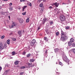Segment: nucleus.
<instances>
[{"label":"nucleus","instance_id":"nucleus-1","mask_svg":"<svg viewBox=\"0 0 75 75\" xmlns=\"http://www.w3.org/2000/svg\"><path fill=\"white\" fill-rule=\"evenodd\" d=\"M61 36V40L62 41H65L68 39V36L67 35V33H64L63 32H62Z\"/></svg>","mask_w":75,"mask_h":75},{"label":"nucleus","instance_id":"nucleus-2","mask_svg":"<svg viewBox=\"0 0 75 75\" xmlns=\"http://www.w3.org/2000/svg\"><path fill=\"white\" fill-rule=\"evenodd\" d=\"M63 59L64 61L67 62L68 64H69V60L67 58V57L65 55H64L63 56Z\"/></svg>","mask_w":75,"mask_h":75},{"label":"nucleus","instance_id":"nucleus-3","mask_svg":"<svg viewBox=\"0 0 75 75\" xmlns=\"http://www.w3.org/2000/svg\"><path fill=\"white\" fill-rule=\"evenodd\" d=\"M7 48V45L5 44L4 46L2 45L1 43H0V50H2L4 48Z\"/></svg>","mask_w":75,"mask_h":75},{"label":"nucleus","instance_id":"nucleus-4","mask_svg":"<svg viewBox=\"0 0 75 75\" xmlns=\"http://www.w3.org/2000/svg\"><path fill=\"white\" fill-rule=\"evenodd\" d=\"M60 19L62 21H64L65 20V17L63 15L61 16H60Z\"/></svg>","mask_w":75,"mask_h":75},{"label":"nucleus","instance_id":"nucleus-5","mask_svg":"<svg viewBox=\"0 0 75 75\" xmlns=\"http://www.w3.org/2000/svg\"><path fill=\"white\" fill-rule=\"evenodd\" d=\"M50 19L48 18H45L43 20V21L42 22V23L43 24H44L46 21H49Z\"/></svg>","mask_w":75,"mask_h":75},{"label":"nucleus","instance_id":"nucleus-6","mask_svg":"<svg viewBox=\"0 0 75 75\" xmlns=\"http://www.w3.org/2000/svg\"><path fill=\"white\" fill-rule=\"evenodd\" d=\"M35 42H36V40L34 39H33L31 41L30 44L31 46H33L35 44Z\"/></svg>","mask_w":75,"mask_h":75},{"label":"nucleus","instance_id":"nucleus-7","mask_svg":"<svg viewBox=\"0 0 75 75\" xmlns=\"http://www.w3.org/2000/svg\"><path fill=\"white\" fill-rule=\"evenodd\" d=\"M17 25V24L16 23V22H14L13 23V24L12 25V26L11 28H13V26L15 27H16Z\"/></svg>","mask_w":75,"mask_h":75},{"label":"nucleus","instance_id":"nucleus-8","mask_svg":"<svg viewBox=\"0 0 75 75\" xmlns=\"http://www.w3.org/2000/svg\"><path fill=\"white\" fill-rule=\"evenodd\" d=\"M20 23H23V22H24V20L23 19L19 18L18 19Z\"/></svg>","mask_w":75,"mask_h":75},{"label":"nucleus","instance_id":"nucleus-9","mask_svg":"<svg viewBox=\"0 0 75 75\" xmlns=\"http://www.w3.org/2000/svg\"><path fill=\"white\" fill-rule=\"evenodd\" d=\"M44 56L46 58L47 57V56H48V54H47V50H46L45 53H44Z\"/></svg>","mask_w":75,"mask_h":75},{"label":"nucleus","instance_id":"nucleus-10","mask_svg":"<svg viewBox=\"0 0 75 75\" xmlns=\"http://www.w3.org/2000/svg\"><path fill=\"white\" fill-rule=\"evenodd\" d=\"M54 5H55L56 7H58V6H59V3H58L57 2H56L54 4Z\"/></svg>","mask_w":75,"mask_h":75},{"label":"nucleus","instance_id":"nucleus-11","mask_svg":"<svg viewBox=\"0 0 75 75\" xmlns=\"http://www.w3.org/2000/svg\"><path fill=\"white\" fill-rule=\"evenodd\" d=\"M22 32L21 31H18V34L20 35H21L22 34Z\"/></svg>","mask_w":75,"mask_h":75},{"label":"nucleus","instance_id":"nucleus-12","mask_svg":"<svg viewBox=\"0 0 75 75\" xmlns=\"http://www.w3.org/2000/svg\"><path fill=\"white\" fill-rule=\"evenodd\" d=\"M70 41L71 42H74V38H72L70 40Z\"/></svg>","mask_w":75,"mask_h":75},{"label":"nucleus","instance_id":"nucleus-13","mask_svg":"<svg viewBox=\"0 0 75 75\" xmlns=\"http://www.w3.org/2000/svg\"><path fill=\"white\" fill-rule=\"evenodd\" d=\"M14 63L15 65H18V63H19V62L18 61H16Z\"/></svg>","mask_w":75,"mask_h":75},{"label":"nucleus","instance_id":"nucleus-14","mask_svg":"<svg viewBox=\"0 0 75 75\" xmlns=\"http://www.w3.org/2000/svg\"><path fill=\"white\" fill-rule=\"evenodd\" d=\"M59 50L58 49H56L55 50V52H57L58 51H59Z\"/></svg>","mask_w":75,"mask_h":75},{"label":"nucleus","instance_id":"nucleus-15","mask_svg":"<svg viewBox=\"0 0 75 75\" xmlns=\"http://www.w3.org/2000/svg\"><path fill=\"white\" fill-rule=\"evenodd\" d=\"M44 40H45L46 41H48V38H47V37H45L44 38Z\"/></svg>","mask_w":75,"mask_h":75},{"label":"nucleus","instance_id":"nucleus-16","mask_svg":"<svg viewBox=\"0 0 75 75\" xmlns=\"http://www.w3.org/2000/svg\"><path fill=\"white\" fill-rule=\"evenodd\" d=\"M69 46H71L72 45V42H69L68 43Z\"/></svg>","mask_w":75,"mask_h":75},{"label":"nucleus","instance_id":"nucleus-17","mask_svg":"<svg viewBox=\"0 0 75 75\" xmlns=\"http://www.w3.org/2000/svg\"><path fill=\"white\" fill-rule=\"evenodd\" d=\"M28 65L29 67H31L32 66V63H28Z\"/></svg>","mask_w":75,"mask_h":75},{"label":"nucleus","instance_id":"nucleus-18","mask_svg":"<svg viewBox=\"0 0 75 75\" xmlns=\"http://www.w3.org/2000/svg\"><path fill=\"white\" fill-rule=\"evenodd\" d=\"M30 21V19L29 18H28L26 20V22L28 23Z\"/></svg>","mask_w":75,"mask_h":75},{"label":"nucleus","instance_id":"nucleus-19","mask_svg":"<svg viewBox=\"0 0 75 75\" xmlns=\"http://www.w3.org/2000/svg\"><path fill=\"white\" fill-rule=\"evenodd\" d=\"M7 43L9 45L10 44V40L8 39L7 41Z\"/></svg>","mask_w":75,"mask_h":75},{"label":"nucleus","instance_id":"nucleus-20","mask_svg":"<svg viewBox=\"0 0 75 75\" xmlns=\"http://www.w3.org/2000/svg\"><path fill=\"white\" fill-rule=\"evenodd\" d=\"M34 59H30V62H34Z\"/></svg>","mask_w":75,"mask_h":75},{"label":"nucleus","instance_id":"nucleus-21","mask_svg":"<svg viewBox=\"0 0 75 75\" xmlns=\"http://www.w3.org/2000/svg\"><path fill=\"white\" fill-rule=\"evenodd\" d=\"M15 54H16V52H12V55H15Z\"/></svg>","mask_w":75,"mask_h":75},{"label":"nucleus","instance_id":"nucleus-22","mask_svg":"<svg viewBox=\"0 0 75 75\" xmlns=\"http://www.w3.org/2000/svg\"><path fill=\"white\" fill-rule=\"evenodd\" d=\"M28 5L29 6H30L31 7V6H32L31 3H30V2L28 3Z\"/></svg>","mask_w":75,"mask_h":75},{"label":"nucleus","instance_id":"nucleus-23","mask_svg":"<svg viewBox=\"0 0 75 75\" xmlns=\"http://www.w3.org/2000/svg\"><path fill=\"white\" fill-rule=\"evenodd\" d=\"M26 7H27V6H25L23 7V11H24V9H25V8H26Z\"/></svg>","mask_w":75,"mask_h":75},{"label":"nucleus","instance_id":"nucleus-24","mask_svg":"<svg viewBox=\"0 0 75 75\" xmlns=\"http://www.w3.org/2000/svg\"><path fill=\"white\" fill-rule=\"evenodd\" d=\"M40 7H42L43 6V4L41 3L40 4Z\"/></svg>","mask_w":75,"mask_h":75},{"label":"nucleus","instance_id":"nucleus-25","mask_svg":"<svg viewBox=\"0 0 75 75\" xmlns=\"http://www.w3.org/2000/svg\"><path fill=\"white\" fill-rule=\"evenodd\" d=\"M5 37V36H4V35H3L1 37V39H4V38Z\"/></svg>","mask_w":75,"mask_h":75},{"label":"nucleus","instance_id":"nucleus-26","mask_svg":"<svg viewBox=\"0 0 75 75\" xmlns=\"http://www.w3.org/2000/svg\"><path fill=\"white\" fill-rule=\"evenodd\" d=\"M10 11H12V10H13V8L11 7H10L9 8Z\"/></svg>","mask_w":75,"mask_h":75},{"label":"nucleus","instance_id":"nucleus-27","mask_svg":"<svg viewBox=\"0 0 75 75\" xmlns=\"http://www.w3.org/2000/svg\"><path fill=\"white\" fill-rule=\"evenodd\" d=\"M27 57H30L31 56V54H28L27 55Z\"/></svg>","mask_w":75,"mask_h":75},{"label":"nucleus","instance_id":"nucleus-28","mask_svg":"<svg viewBox=\"0 0 75 75\" xmlns=\"http://www.w3.org/2000/svg\"><path fill=\"white\" fill-rule=\"evenodd\" d=\"M59 65H61L62 67V62H59Z\"/></svg>","mask_w":75,"mask_h":75},{"label":"nucleus","instance_id":"nucleus-29","mask_svg":"<svg viewBox=\"0 0 75 75\" xmlns=\"http://www.w3.org/2000/svg\"><path fill=\"white\" fill-rule=\"evenodd\" d=\"M25 68V67L24 66H23L22 67H21L20 68L21 69H24V68Z\"/></svg>","mask_w":75,"mask_h":75},{"label":"nucleus","instance_id":"nucleus-30","mask_svg":"<svg viewBox=\"0 0 75 75\" xmlns=\"http://www.w3.org/2000/svg\"><path fill=\"white\" fill-rule=\"evenodd\" d=\"M50 24L51 25H52V24H53V22L52 21H51L50 22Z\"/></svg>","mask_w":75,"mask_h":75},{"label":"nucleus","instance_id":"nucleus-31","mask_svg":"<svg viewBox=\"0 0 75 75\" xmlns=\"http://www.w3.org/2000/svg\"><path fill=\"white\" fill-rule=\"evenodd\" d=\"M23 15H25L26 14V12H25L24 13H22Z\"/></svg>","mask_w":75,"mask_h":75},{"label":"nucleus","instance_id":"nucleus-32","mask_svg":"<svg viewBox=\"0 0 75 75\" xmlns=\"http://www.w3.org/2000/svg\"><path fill=\"white\" fill-rule=\"evenodd\" d=\"M69 26H67L65 27L66 29H69Z\"/></svg>","mask_w":75,"mask_h":75},{"label":"nucleus","instance_id":"nucleus-33","mask_svg":"<svg viewBox=\"0 0 75 75\" xmlns=\"http://www.w3.org/2000/svg\"><path fill=\"white\" fill-rule=\"evenodd\" d=\"M56 35H57V36H58V35H59V32H56Z\"/></svg>","mask_w":75,"mask_h":75},{"label":"nucleus","instance_id":"nucleus-34","mask_svg":"<svg viewBox=\"0 0 75 75\" xmlns=\"http://www.w3.org/2000/svg\"><path fill=\"white\" fill-rule=\"evenodd\" d=\"M41 1L40 0H38V3H41Z\"/></svg>","mask_w":75,"mask_h":75},{"label":"nucleus","instance_id":"nucleus-35","mask_svg":"<svg viewBox=\"0 0 75 75\" xmlns=\"http://www.w3.org/2000/svg\"><path fill=\"white\" fill-rule=\"evenodd\" d=\"M40 13H43V10L41 9L40 11Z\"/></svg>","mask_w":75,"mask_h":75},{"label":"nucleus","instance_id":"nucleus-36","mask_svg":"<svg viewBox=\"0 0 75 75\" xmlns=\"http://www.w3.org/2000/svg\"><path fill=\"white\" fill-rule=\"evenodd\" d=\"M5 67H9V65H8L7 64H6L5 65Z\"/></svg>","mask_w":75,"mask_h":75},{"label":"nucleus","instance_id":"nucleus-37","mask_svg":"<svg viewBox=\"0 0 75 75\" xmlns=\"http://www.w3.org/2000/svg\"><path fill=\"white\" fill-rule=\"evenodd\" d=\"M72 46L73 47H75V43H73L72 44Z\"/></svg>","mask_w":75,"mask_h":75},{"label":"nucleus","instance_id":"nucleus-38","mask_svg":"<svg viewBox=\"0 0 75 75\" xmlns=\"http://www.w3.org/2000/svg\"><path fill=\"white\" fill-rule=\"evenodd\" d=\"M24 74V72L21 73L20 74V75H22Z\"/></svg>","mask_w":75,"mask_h":75},{"label":"nucleus","instance_id":"nucleus-39","mask_svg":"<svg viewBox=\"0 0 75 75\" xmlns=\"http://www.w3.org/2000/svg\"><path fill=\"white\" fill-rule=\"evenodd\" d=\"M25 53H26L25 52H23L22 54H23V55H25Z\"/></svg>","mask_w":75,"mask_h":75},{"label":"nucleus","instance_id":"nucleus-40","mask_svg":"<svg viewBox=\"0 0 75 75\" xmlns=\"http://www.w3.org/2000/svg\"><path fill=\"white\" fill-rule=\"evenodd\" d=\"M13 41H16V38H13Z\"/></svg>","mask_w":75,"mask_h":75},{"label":"nucleus","instance_id":"nucleus-41","mask_svg":"<svg viewBox=\"0 0 75 75\" xmlns=\"http://www.w3.org/2000/svg\"><path fill=\"white\" fill-rule=\"evenodd\" d=\"M68 2H69V3H71V1L69 0H68Z\"/></svg>","mask_w":75,"mask_h":75},{"label":"nucleus","instance_id":"nucleus-42","mask_svg":"<svg viewBox=\"0 0 75 75\" xmlns=\"http://www.w3.org/2000/svg\"><path fill=\"white\" fill-rule=\"evenodd\" d=\"M20 1L22 2V1H25V0H21Z\"/></svg>","mask_w":75,"mask_h":75},{"label":"nucleus","instance_id":"nucleus-43","mask_svg":"<svg viewBox=\"0 0 75 75\" xmlns=\"http://www.w3.org/2000/svg\"><path fill=\"white\" fill-rule=\"evenodd\" d=\"M52 7V6H50L49 7V8H53Z\"/></svg>","mask_w":75,"mask_h":75},{"label":"nucleus","instance_id":"nucleus-44","mask_svg":"<svg viewBox=\"0 0 75 75\" xmlns=\"http://www.w3.org/2000/svg\"><path fill=\"white\" fill-rule=\"evenodd\" d=\"M13 34V33L12 32H11L10 34H9V35H12Z\"/></svg>","mask_w":75,"mask_h":75},{"label":"nucleus","instance_id":"nucleus-45","mask_svg":"<svg viewBox=\"0 0 75 75\" xmlns=\"http://www.w3.org/2000/svg\"><path fill=\"white\" fill-rule=\"evenodd\" d=\"M2 69V68L0 66V71H1Z\"/></svg>","mask_w":75,"mask_h":75},{"label":"nucleus","instance_id":"nucleus-46","mask_svg":"<svg viewBox=\"0 0 75 75\" xmlns=\"http://www.w3.org/2000/svg\"><path fill=\"white\" fill-rule=\"evenodd\" d=\"M9 6H12V3H11L9 4Z\"/></svg>","mask_w":75,"mask_h":75},{"label":"nucleus","instance_id":"nucleus-47","mask_svg":"<svg viewBox=\"0 0 75 75\" xmlns=\"http://www.w3.org/2000/svg\"><path fill=\"white\" fill-rule=\"evenodd\" d=\"M8 18H9V20H10V16H8Z\"/></svg>","mask_w":75,"mask_h":75},{"label":"nucleus","instance_id":"nucleus-48","mask_svg":"<svg viewBox=\"0 0 75 75\" xmlns=\"http://www.w3.org/2000/svg\"><path fill=\"white\" fill-rule=\"evenodd\" d=\"M8 71H9L8 70H6V72H8Z\"/></svg>","mask_w":75,"mask_h":75},{"label":"nucleus","instance_id":"nucleus-49","mask_svg":"<svg viewBox=\"0 0 75 75\" xmlns=\"http://www.w3.org/2000/svg\"><path fill=\"white\" fill-rule=\"evenodd\" d=\"M38 30H40V27H38Z\"/></svg>","mask_w":75,"mask_h":75},{"label":"nucleus","instance_id":"nucleus-50","mask_svg":"<svg viewBox=\"0 0 75 75\" xmlns=\"http://www.w3.org/2000/svg\"><path fill=\"white\" fill-rule=\"evenodd\" d=\"M62 4H65L64 3H63Z\"/></svg>","mask_w":75,"mask_h":75},{"label":"nucleus","instance_id":"nucleus-51","mask_svg":"<svg viewBox=\"0 0 75 75\" xmlns=\"http://www.w3.org/2000/svg\"><path fill=\"white\" fill-rule=\"evenodd\" d=\"M56 64H58V62H56Z\"/></svg>","mask_w":75,"mask_h":75},{"label":"nucleus","instance_id":"nucleus-52","mask_svg":"<svg viewBox=\"0 0 75 75\" xmlns=\"http://www.w3.org/2000/svg\"><path fill=\"white\" fill-rule=\"evenodd\" d=\"M40 36H41V35H42V34H40Z\"/></svg>","mask_w":75,"mask_h":75},{"label":"nucleus","instance_id":"nucleus-53","mask_svg":"<svg viewBox=\"0 0 75 75\" xmlns=\"http://www.w3.org/2000/svg\"><path fill=\"white\" fill-rule=\"evenodd\" d=\"M20 9H21L20 8H19V10H20Z\"/></svg>","mask_w":75,"mask_h":75},{"label":"nucleus","instance_id":"nucleus-54","mask_svg":"<svg viewBox=\"0 0 75 75\" xmlns=\"http://www.w3.org/2000/svg\"><path fill=\"white\" fill-rule=\"evenodd\" d=\"M53 56H52V58H53Z\"/></svg>","mask_w":75,"mask_h":75},{"label":"nucleus","instance_id":"nucleus-55","mask_svg":"<svg viewBox=\"0 0 75 75\" xmlns=\"http://www.w3.org/2000/svg\"><path fill=\"white\" fill-rule=\"evenodd\" d=\"M11 58H13V57H11Z\"/></svg>","mask_w":75,"mask_h":75},{"label":"nucleus","instance_id":"nucleus-56","mask_svg":"<svg viewBox=\"0 0 75 75\" xmlns=\"http://www.w3.org/2000/svg\"><path fill=\"white\" fill-rule=\"evenodd\" d=\"M2 6H4V4H3V5H2Z\"/></svg>","mask_w":75,"mask_h":75},{"label":"nucleus","instance_id":"nucleus-57","mask_svg":"<svg viewBox=\"0 0 75 75\" xmlns=\"http://www.w3.org/2000/svg\"><path fill=\"white\" fill-rule=\"evenodd\" d=\"M58 74V73H57V74Z\"/></svg>","mask_w":75,"mask_h":75},{"label":"nucleus","instance_id":"nucleus-58","mask_svg":"<svg viewBox=\"0 0 75 75\" xmlns=\"http://www.w3.org/2000/svg\"><path fill=\"white\" fill-rule=\"evenodd\" d=\"M5 24H6V23L5 22Z\"/></svg>","mask_w":75,"mask_h":75},{"label":"nucleus","instance_id":"nucleus-59","mask_svg":"<svg viewBox=\"0 0 75 75\" xmlns=\"http://www.w3.org/2000/svg\"><path fill=\"white\" fill-rule=\"evenodd\" d=\"M5 13H7V12H5Z\"/></svg>","mask_w":75,"mask_h":75},{"label":"nucleus","instance_id":"nucleus-60","mask_svg":"<svg viewBox=\"0 0 75 75\" xmlns=\"http://www.w3.org/2000/svg\"><path fill=\"white\" fill-rule=\"evenodd\" d=\"M57 69V70H58V69Z\"/></svg>","mask_w":75,"mask_h":75}]
</instances>
